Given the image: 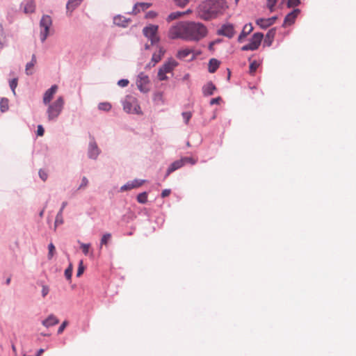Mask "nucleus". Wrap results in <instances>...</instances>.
<instances>
[{
    "instance_id": "obj_1",
    "label": "nucleus",
    "mask_w": 356,
    "mask_h": 356,
    "mask_svg": "<svg viewBox=\"0 0 356 356\" xmlns=\"http://www.w3.org/2000/svg\"><path fill=\"white\" fill-rule=\"evenodd\" d=\"M207 34V27L200 22H183L170 28L169 37L172 39L182 38L189 41H198Z\"/></svg>"
},
{
    "instance_id": "obj_2",
    "label": "nucleus",
    "mask_w": 356,
    "mask_h": 356,
    "mask_svg": "<svg viewBox=\"0 0 356 356\" xmlns=\"http://www.w3.org/2000/svg\"><path fill=\"white\" fill-rule=\"evenodd\" d=\"M225 0H205L197 7V17L204 20H210L217 17L227 8Z\"/></svg>"
},
{
    "instance_id": "obj_3",
    "label": "nucleus",
    "mask_w": 356,
    "mask_h": 356,
    "mask_svg": "<svg viewBox=\"0 0 356 356\" xmlns=\"http://www.w3.org/2000/svg\"><path fill=\"white\" fill-rule=\"evenodd\" d=\"M65 104L64 98L59 96L57 99L47 104V108L46 114L49 122H56L63 111Z\"/></svg>"
},
{
    "instance_id": "obj_4",
    "label": "nucleus",
    "mask_w": 356,
    "mask_h": 356,
    "mask_svg": "<svg viewBox=\"0 0 356 356\" xmlns=\"http://www.w3.org/2000/svg\"><path fill=\"white\" fill-rule=\"evenodd\" d=\"M124 111L127 113L141 114L140 107L137 99L132 95H127L122 101Z\"/></svg>"
},
{
    "instance_id": "obj_5",
    "label": "nucleus",
    "mask_w": 356,
    "mask_h": 356,
    "mask_svg": "<svg viewBox=\"0 0 356 356\" xmlns=\"http://www.w3.org/2000/svg\"><path fill=\"white\" fill-rule=\"evenodd\" d=\"M178 65V63L173 58H169L165 61L162 66L160 67L158 71V78L160 81H165L168 79L166 73H170L173 71L175 67Z\"/></svg>"
},
{
    "instance_id": "obj_6",
    "label": "nucleus",
    "mask_w": 356,
    "mask_h": 356,
    "mask_svg": "<svg viewBox=\"0 0 356 356\" xmlns=\"http://www.w3.org/2000/svg\"><path fill=\"white\" fill-rule=\"evenodd\" d=\"M52 24V20L50 16L43 15L40 22L41 28L40 38L42 42H44L49 35V29Z\"/></svg>"
},
{
    "instance_id": "obj_7",
    "label": "nucleus",
    "mask_w": 356,
    "mask_h": 356,
    "mask_svg": "<svg viewBox=\"0 0 356 356\" xmlns=\"http://www.w3.org/2000/svg\"><path fill=\"white\" fill-rule=\"evenodd\" d=\"M158 29L157 25L150 24L143 29V35L150 40L152 45L157 44L160 40L159 37L157 35Z\"/></svg>"
},
{
    "instance_id": "obj_8",
    "label": "nucleus",
    "mask_w": 356,
    "mask_h": 356,
    "mask_svg": "<svg viewBox=\"0 0 356 356\" xmlns=\"http://www.w3.org/2000/svg\"><path fill=\"white\" fill-rule=\"evenodd\" d=\"M264 34L261 33H255L253 34L250 40V42L241 47V50L246 51H254L257 50L261 44Z\"/></svg>"
},
{
    "instance_id": "obj_9",
    "label": "nucleus",
    "mask_w": 356,
    "mask_h": 356,
    "mask_svg": "<svg viewBox=\"0 0 356 356\" xmlns=\"http://www.w3.org/2000/svg\"><path fill=\"white\" fill-rule=\"evenodd\" d=\"M102 151L97 145L94 137H91L88 147V157L90 159L97 160Z\"/></svg>"
},
{
    "instance_id": "obj_10",
    "label": "nucleus",
    "mask_w": 356,
    "mask_h": 356,
    "mask_svg": "<svg viewBox=\"0 0 356 356\" xmlns=\"http://www.w3.org/2000/svg\"><path fill=\"white\" fill-rule=\"evenodd\" d=\"M149 83V76L145 74L144 72H140L137 76L136 79V85L138 90L145 93L149 91V88L147 87V85Z\"/></svg>"
},
{
    "instance_id": "obj_11",
    "label": "nucleus",
    "mask_w": 356,
    "mask_h": 356,
    "mask_svg": "<svg viewBox=\"0 0 356 356\" xmlns=\"http://www.w3.org/2000/svg\"><path fill=\"white\" fill-rule=\"evenodd\" d=\"M277 17L273 16L269 18H259L256 20V23L261 29H266L273 25L277 20Z\"/></svg>"
},
{
    "instance_id": "obj_12",
    "label": "nucleus",
    "mask_w": 356,
    "mask_h": 356,
    "mask_svg": "<svg viewBox=\"0 0 356 356\" xmlns=\"http://www.w3.org/2000/svg\"><path fill=\"white\" fill-rule=\"evenodd\" d=\"M58 90L56 85H53L48 90L45 91L43 95L42 102L44 105H47L49 103H51V101L53 99L54 95Z\"/></svg>"
},
{
    "instance_id": "obj_13",
    "label": "nucleus",
    "mask_w": 356,
    "mask_h": 356,
    "mask_svg": "<svg viewBox=\"0 0 356 356\" xmlns=\"http://www.w3.org/2000/svg\"><path fill=\"white\" fill-rule=\"evenodd\" d=\"M234 28L232 24H227L221 26L218 30V34L232 38L234 35Z\"/></svg>"
},
{
    "instance_id": "obj_14",
    "label": "nucleus",
    "mask_w": 356,
    "mask_h": 356,
    "mask_svg": "<svg viewBox=\"0 0 356 356\" xmlns=\"http://www.w3.org/2000/svg\"><path fill=\"white\" fill-rule=\"evenodd\" d=\"M300 13V10L298 8H295L293 10L288 13L284 19V23L282 24L283 27H285L286 24H292L294 23L296 18L298 15Z\"/></svg>"
},
{
    "instance_id": "obj_15",
    "label": "nucleus",
    "mask_w": 356,
    "mask_h": 356,
    "mask_svg": "<svg viewBox=\"0 0 356 356\" xmlns=\"http://www.w3.org/2000/svg\"><path fill=\"white\" fill-rule=\"evenodd\" d=\"M21 8L25 13H33L35 10V3L33 0H24L21 3Z\"/></svg>"
},
{
    "instance_id": "obj_16",
    "label": "nucleus",
    "mask_w": 356,
    "mask_h": 356,
    "mask_svg": "<svg viewBox=\"0 0 356 356\" xmlns=\"http://www.w3.org/2000/svg\"><path fill=\"white\" fill-rule=\"evenodd\" d=\"M67 205V202H62L61 207L56 216L55 222H54V229H56L58 225L63 224L64 220H63V212Z\"/></svg>"
},
{
    "instance_id": "obj_17",
    "label": "nucleus",
    "mask_w": 356,
    "mask_h": 356,
    "mask_svg": "<svg viewBox=\"0 0 356 356\" xmlns=\"http://www.w3.org/2000/svg\"><path fill=\"white\" fill-rule=\"evenodd\" d=\"M182 166H184L183 161L181 159L175 161L173 163H172L170 166L168 167L165 178L168 177L172 172H175V170L181 168Z\"/></svg>"
},
{
    "instance_id": "obj_18",
    "label": "nucleus",
    "mask_w": 356,
    "mask_h": 356,
    "mask_svg": "<svg viewBox=\"0 0 356 356\" xmlns=\"http://www.w3.org/2000/svg\"><path fill=\"white\" fill-rule=\"evenodd\" d=\"M59 323L58 318L54 314H50L47 318L42 321V324L47 328L57 325Z\"/></svg>"
},
{
    "instance_id": "obj_19",
    "label": "nucleus",
    "mask_w": 356,
    "mask_h": 356,
    "mask_svg": "<svg viewBox=\"0 0 356 356\" xmlns=\"http://www.w3.org/2000/svg\"><path fill=\"white\" fill-rule=\"evenodd\" d=\"M253 30V26L251 23L246 24L238 38V42H243L244 39L249 35Z\"/></svg>"
},
{
    "instance_id": "obj_20",
    "label": "nucleus",
    "mask_w": 356,
    "mask_h": 356,
    "mask_svg": "<svg viewBox=\"0 0 356 356\" xmlns=\"http://www.w3.org/2000/svg\"><path fill=\"white\" fill-rule=\"evenodd\" d=\"M216 90V87L211 81L208 82L202 87V92L204 96L212 95Z\"/></svg>"
},
{
    "instance_id": "obj_21",
    "label": "nucleus",
    "mask_w": 356,
    "mask_h": 356,
    "mask_svg": "<svg viewBox=\"0 0 356 356\" xmlns=\"http://www.w3.org/2000/svg\"><path fill=\"white\" fill-rule=\"evenodd\" d=\"M149 3H136L133 8L132 13L137 14L141 10L145 11L151 6Z\"/></svg>"
},
{
    "instance_id": "obj_22",
    "label": "nucleus",
    "mask_w": 356,
    "mask_h": 356,
    "mask_svg": "<svg viewBox=\"0 0 356 356\" xmlns=\"http://www.w3.org/2000/svg\"><path fill=\"white\" fill-rule=\"evenodd\" d=\"M220 62L216 58H211L209 62L208 70L210 73H214L219 67Z\"/></svg>"
},
{
    "instance_id": "obj_23",
    "label": "nucleus",
    "mask_w": 356,
    "mask_h": 356,
    "mask_svg": "<svg viewBox=\"0 0 356 356\" xmlns=\"http://www.w3.org/2000/svg\"><path fill=\"white\" fill-rule=\"evenodd\" d=\"M113 22L119 26L126 27L128 25L129 20L121 15H118L113 18Z\"/></svg>"
},
{
    "instance_id": "obj_24",
    "label": "nucleus",
    "mask_w": 356,
    "mask_h": 356,
    "mask_svg": "<svg viewBox=\"0 0 356 356\" xmlns=\"http://www.w3.org/2000/svg\"><path fill=\"white\" fill-rule=\"evenodd\" d=\"M82 1L83 0H69L66 5L67 11L72 12Z\"/></svg>"
},
{
    "instance_id": "obj_25",
    "label": "nucleus",
    "mask_w": 356,
    "mask_h": 356,
    "mask_svg": "<svg viewBox=\"0 0 356 356\" xmlns=\"http://www.w3.org/2000/svg\"><path fill=\"white\" fill-rule=\"evenodd\" d=\"M192 52V51L189 49H181L179 50L178 52H177V57L179 58V59H184L185 58H186Z\"/></svg>"
},
{
    "instance_id": "obj_26",
    "label": "nucleus",
    "mask_w": 356,
    "mask_h": 356,
    "mask_svg": "<svg viewBox=\"0 0 356 356\" xmlns=\"http://www.w3.org/2000/svg\"><path fill=\"white\" fill-rule=\"evenodd\" d=\"M184 15H185V13H182V12H180V11H177V12L171 13L168 16L167 21L168 22L172 21L174 19H178L179 17H180L181 16H182Z\"/></svg>"
},
{
    "instance_id": "obj_27",
    "label": "nucleus",
    "mask_w": 356,
    "mask_h": 356,
    "mask_svg": "<svg viewBox=\"0 0 356 356\" xmlns=\"http://www.w3.org/2000/svg\"><path fill=\"white\" fill-rule=\"evenodd\" d=\"M0 109L3 113L8 110V99L7 98L3 97L1 99Z\"/></svg>"
},
{
    "instance_id": "obj_28",
    "label": "nucleus",
    "mask_w": 356,
    "mask_h": 356,
    "mask_svg": "<svg viewBox=\"0 0 356 356\" xmlns=\"http://www.w3.org/2000/svg\"><path fill=\"white\" fill-rule=\"evenodd\" d=\"M137 201L140 204H145L147 202V193L143 192L137 195Z\"/></svg>"
},
{
    "instance_id": "obj_29",
    "label": "nucleus",
    "mask_w": 356,
    "mask_h": 356,
    "mask_svg": "<svg viewBox=\"0 0 356 356\" xmlns=\"http://www.w3.org/2000/svg\"><path fill=\"white\" fill-rule=\"evenodd\" d=\"M111 107V104L108 102H101L98 104V108L104 111H109Z\"/></svg>"
},
{
    "instance_id": "obj_30",
    "label": "nucleus",
    "mask_w": 356,
    "mask_h": 356,
    "mask_svg": "<svg viewBox=\"0 0 356 356\" xmlns=\"http://www.w3.org/2000/svg\"><path fill=\"white\" fill-rule=\"evenodd\" d=\"M5 33L3 25L0 24V49H3L4 46Z\"/></svg>"
},
{
    "instance_id": "obj_31",
    "label": "nucleus",
    "mask_w": 356,
    "mask_h": 356,
    "mask_svg": "<svg viewBox=\"0 0 356 356\" xmlns=\"http://www.w3.org/2000/svg\"><path fill=\"white\" fill-rule=\"evenodd\" d=\"M153 99L157 104H160V103L163 104V93L161 92H155L154 95Z\"/></svg>"
},
{
    "instance_id": "obj_32",
    "label": "nucleus",
    "mask_w": 356,
    "mask_h": 356,
    "mask_svg": "<svg viewBox=\"0 0 356 356\" xmlns=\"http://www.w3.org/2000/svg\"><path fill=\"white\" fill-rule=\"evenodd\" d=\"M48 250H49V252L47 254L48 259H51L53 256L54 255L55 250H56L55 246L52 243H50L48 245Z\"/></svg>"
},
{
    "instance_id": "obj_33",
    "label": "nucleus",
    "mask_w": 356,
    "mask_h": 356,
    "mask_svg": "<svg viewBox=\"0 0 356 356\" xmlns=\"http://www.w3.org/2000/svg\"><path fill=\"white\" fill-rule=\"evenodd\" d=\"M134 188V186L132 183H131V181H128L125 184H124L123 186H122L120 188V192H124V191H129V190H131Z\"/></svg>"
},
{
    "instance_id": "obj_34",
    "label": "nucleus",
    "mask_w": 356,
    "mask_h": 356,
    "mask_svg": "<svg viewBox=\"0 0 356 356\" xmlns=\"http://www.w3.org/2000/svg\"><path fill=\"white\" fill-rule=\"evenodd\" d=\"M111 234H109V233L104 234L101 238V242H100L101 247L103 245H106L108 241L111 239Z\"/></svg>"
},
{
    "instance_id": "obj_35",
    "label": "nucleus",
    "mask_w": 356,
    "mask_h": 356,
    "mask_svg": "<svg viewBox=\"0 0 356 356\" xmlns=\"http://www.w3.org/2000/svg\"><path fill=\"white\" fill-rule=\"evenodd\" d=\"M9 86L13 93L15 95V88L17 86V79L14 78L9 81Z\"/></svg>"
},
{
    "instance_id": "obj_36",
    "label": "nucleus",
    "mask_w": 356,
    "mask_h": 356,
    "mask_svg": "<svg viewBox=\"0 0 356 356\" xmlns=\"http://www.w3.org/2000/svg\"><path fill=\"white\" fill-rule=\"evenodd\" d=\"M88 185V179L86 177H83L81 179V183L78 187L77 190L85 189Z\"/></svg>"
},
{
    "instance_id": "obj_37",
    "label": "nucleus",
    "mask_w": 356,
    "mask_h": 356,
    "mask_svg": "<svg viewBox=\"0 0 356 356\" xmlns=\"http://www.w3.org/2000/svg\"><path fill=\"white\" fill-rule=\"evenodd\" d=\"M72 275V266L70 264L69 267L65 270V276L67 280H70Z\"/></svg>"
},
{
    "instance_id": "obj_38",
    "label": "nucleus",
    "mask_w": 356,
    "mask_h": 356,
    "mask_svg": "<svg viewBox=\"0 0 356 356\" xmlns=\"http://www.w3.org/2000/svg\"><path fill=\"white\" fill-rule=\"evenodd\" d=\"M181 160L183 161L184 165L188 163H191V165H195L197 162L195 159H193L192 157L188 156L182 157Z\"/></svg>"
},
{
    "instance_id": "obj_39",
    "label": "nucleus",
    "mask_w": 356,
    "mask_h": 356,
    "mask_svg": "<svg viewBox=\"0 0 356 356\" xmlns=\"http://www.w3.org/2000/svg\"><path fill=\"white\" fill-rule=\"evenodd\" d=\"M259 65V64L256 60L252 61L250 65V73H254Z\"/></svg>"
},
{
    "instance_id": "obj_40",
    "label": "nucleus",
    "mask_w": 356,
    "mask_h": 356,
    "mask_svg": "<svg viewBox=\"0 0 356 356\" xmlns=\"http://www.w3.org/2000/svg\"><path fill=\"white\" fill-rule=\"evenodd\" d=\"M277 0H267V7L269 9L270 12L274 11V7L277 3Z\"/></svg>"
},
{
    "instance_id": "obj_41",
    "label": "nucleus",
    "mask_w": 356,
    "mask_h": 356,
    "mask_svg": "<svg viewBox=\"0 0 356 356\" xmlns=\"http://www.w3.org/2000/svg\"><path fill=\"white\" fill-rule=\"evenodd\" d=\"M130 181L134 184V188H136L142 186L145 181L144 179H135Z\"/></svg>"
},
{
    "instance_id": "obj_42",
    "label": "nucleus",
    "mask_w": 356,
    "mask_h": 356,
    "mask_svg": "<svg viewBox=\"0 0 356 356\" xmlns=\"http://www.w3.org/2000/svg\"><path fill=\"white\" fill-rule=\"evenodd\" d=\"M300 4V0H288L287 7L292 8L298 6Z\"/></svg>"
},
{
    "instance_id": "obj_43",
    "label": "nucleus",
    "mask_w": 356,
    "mask_h": 356,
    "mask_svg": "<svg viewBox=\"0 0 356 356\" xmlns=\"http://www.w3.org/2000/svg\"><path fill=\"white\" fill-rule=\"evenodd\" d=\"M161 60L159 55H157V53L155 52L153 54L152 57L151 63H152V66H154L157 63H159Z\"/></svg>"
},
{
    "instance_id": "obj_44",
    "label": "nucleus",
    "mask_w": 356,
    "mask_h": 356,
    "mask_svg": "<svg viewBox=\"0 0 356 356\" xmlns=\"http://www.w3.org/2000/svg\"><path fill=\"white\" fill-rule=\"evenodd\" d=\"M90 247V243H81V248L82 250L83 253L85 255H87L88 254Z\"/></svg>"
},
{
    "instance_id": "obj_45",
    "label": "nucleus",
    "mask_w": 356,
    "mask_h": 356,
    "mask_svg": "<svg viewBox=\"0 0 356 356\" xmlns=\"http://www.w3.org/2000/svg\"><path fill=\"white\" fill-rule=\"evenodd\" d=\"M181 115H182V117H183L185 124H187L188 123L190 119L191 118V116H192L191 113L183 112Z\"/></svg>"
},
{
    "instance_id": "obj_46",
    "label": "nucleus",
    "mask_w": 356,
    "mask_h": 356,
    "mask_svg": "<svg viewBox=\"0 0 356 356\" xmlns=\"http://www.w3.org/2000/svg\"><path fill=\"white\" fill-rule=\"evenodd\" d=\"M34 65H33L32 63H30L29 62L26 63V68H25V72L27 75H31L33 74V71L31 69L33 67Z\"/></svg>"
},
{
    "instance_id": "obj_47",
    "label": "nucleus",
    "mask_w": 356,
    "mask_h": 356,
    "mask_svg": "<svg viewBox=\"0 0 356 356\" xmlns=\"http://www.w3.org/2000/svg\"><path fill=\"white\" fill-rule=\"evenodd\" d=\"M129 83V81L128 79H122L118 81V85L120 87L124 88L128 86Z\"/></svg>"
},
{
    "instance_id": "obj_48",
    "label": "nucleus",
    "mask_w": 356,
    "mask_h": 356,
    "mask_svg": "<svg viewBox=\"0 0 356 356\" xmlns=\"http://www.w3.org/2000/svg\"><path fill=\"white\" fill-rule=\"evenodd\" d=\"M175 4L179 7H184L189 0H173Z\"/></svg>"
},
{
    "instance_id": "obj_49",
    "label": "nucleus",
    "mask_w": 356,
    "mask_h": 356,
    "mask_svg": "<svg viewBox=\"0 0 356 356\" xmlns=\"http://www.w3.org/2000/svg\"><path fill=\"white\" fill-rule=\"evenodd\" d=\"M68 325V322L67 321H65L62 323V324L60 325V327L58 329V334H61L64 330L65 329L66 326Z\"/></svg>"
},
{
    "instance_id": "obj_50",
    "label": "nucleus",
    "mask_w": 356,
    "mask_h": 356,
    "mask_svg": "<svg viewBox=\"0 0 356 356\" xmlns=\"http://www.w3.org/2000/svg\"><path fill=\"white\" fill-rule=\"evenodd\" d=\"M276 33V29L273 28L268 31V32L266 34V38L269 39H273Z\"/></svg>"
},
{
    "instance_id": "obj_51",
    "label": "nucleus",
    "mask_w": 356,
    "mask_h": 356,
    "mask_svg": "<svg viewBox=\"0 0 356 356\" xmlns=\"http://www.w3.org/2000/svg\"><path fill=\"white\" fill-rule=\"evenodd\" d=\"M83 271H84V267L83 266V261H81L79 263V265L78 270H77L76 276L77 277L81 276L83 274Z\"/></svg>"
},
{
    "instance_id": "obj_52",
    "label": "nucleus",
    "mask_w": 356,
    "mask_h": 356,
    "mask_svg": "<svg viewBox=\"0 0 356 356\" xmlns=\"http://www.w3.org/2000/svg\"><path fill=\"white\" fill-rule=\"evenodd\" d=\"M44 129L42 125H41V124L38 125V127H37V135L38 136H42L44 135Z\"/></svg>"
},
{
    "instance_id": "obj_53",
    "label": "nucleus",
    "mask_w": 356,
    "mask_h": 356,
    "mask_svg": "<svg viewBox=\"0 0 356 356\" xmlns=\"http://www.w3.org/2000/svg\"><path fill=\"white\" fill-rule=\"evenodd\" d=\"M49 292V289L47 286L46 285H42V296L43 298H44Z\"/></svg>"
},
{
    "instance_id": "obj_54",
    "label": "nucleus",
    "mask_w": 356,
    "mask_h": 356,
    "mask_svg": "<svg viewBox=\"0 0 356 356\" xmlns=\"http://www.w3.org/2000/svg\"><path fill=\"white\" fill-rule=\"evenodd\" d=\"M221 100V98L220 97H216V98H213L211 99L210 101V104L211 105H213V104H219V102H220Z\"/></svg>"
},
{
    "instance_id": "obj_55",
    "label": "nucleus",
    "mask_w": 356,
    "mask_h": 356,
    "mask_svg": "<svg viewBox=\"0 0 356 356\" xmlns=\"http://www.w3.org/2000/svg\"><path fill=\"white\" fill-rule=\"evenodd\" d=\"M170 192H171L170 189L163 190L161 193V197H165L168 196L170 194Z\"/></svg>"
},
{
    "instance_id": "obj_56",
    "label": "nucleus",
    "mask_w": 356,
    "mask_h": 356,
    "mask_svg": "<svg viewBox=\"0 0 356 356\" xmlns=\"http://www.w3.org/2000/svg\"><path fill=\"white\" fill-rule=\"evenodd\" d=\"M165 52V50L163 47H159V51L156 53H157V55H159L161 58L162 56L164 55Z\"/></svg>"
},
{
    "instance_id": "obj_57",
    "label": "nucleus",
    "mask_w": 356,
    "mask_h": 356,
    "mask_svg": "<svg viewBox=\"0 0 356 356\" xmlns=\"http://www.w3.org/2000/svg\"><path fill=\"white\" fill-rule=\"evenodd\" d=\"M39 175L43 181H45L47 178V175L42 172L41 170L39 171Z\"/></svg>"
},
{
    "instance_id": "obj_58",
    "label": "nucleus",
    "mask_w": 356,
    "mask_h": 356,
    "mask_svg": "<svg viewBox=\"0 0 356 356\" xmlns=\"http://www.w3.org/2000/svg\"><path fill=\"white\" fill-rule=\"evenodd\" d=\"M37 60H36V56L35 54H33L32 56H31V60L29 62L30 63H32L33 65H35V64L36 63Z\"/></svg>"
},
{
    "instance_id": "obj_59",
    "label": "nucleus",
    "mask_w": 356,
    "mask_h": 356,
    "mask_svg": "<svg viewBox=\"0 0 356 356\" xmlns=\"http://www.w3.org/2000/svg\"><path fill=\"white\" fill-rule=\"evenodd\" d=\"M44 349L40 348L38 350L36 356H40L44 353Z\"/></svg>"
},
{
    "instance_id": "obj_60",
    "label": "nucleus",
    "mask_w": 356,
    "mask_h": 356,
    "mask_svg": "<svg viewBox=\"0 0 356 356\" xmlns=\"http://www.w3.org/2000/svg\"><path fill=\"white\" fill-rule=\"evenodd\" d=\"M151 46H152L151 44H146L145 45V49H146V50L149 49Z\"/></svg>"
},
{
    "instance_id": "obj_61",
    "label": "nucleus",
    "mask_w": 356,
    "mask_h": 356,
    "mask_svg": "<svg viewBox=\"0 0 356 356\" xmlns=\"http://www.w3.org/2000/svg\"><path fill=\"white\" fill-rule=\"evenodd\" d=\"M10 281H11V279L10 277L7 278L6 280V284L7 285L10 284Z\"/></svg>"
},
{
    "instance_id": "obj_62",
    "label": "nucleus",
    "mask_w": 356,
    "mask_h": 356,
    "mask_svg": "<svg viewBox=\"0 0 356 356\" xmlns=\"http://www.w3.org/2000/svg\"><path fill=\"white\" fill-rule=\"evenodd\" d=\"M43 214H44V209H43V210H42V211L40 212V213H39L40 217H42V216H43Z\"/></svg>"
},
{
    "instance_id": "obj_63",
    "label": "nucleus",
    "mask_w": 356,
    "mask_h": 356,
    "mask_svg": "<svg viewBox=\"0 0 356 356\" xmlns=\"http://www.w3.org/2000/svg\"><path fill=\"white\" fill-rule=\"evenodd\" d=\"M185 14H188V13H191V9H188L186 12H184Z\"/></svg>"
},
{
    "instance_id": "obj_64",
    "label": "nucleus",
    "mask_w": 356,
    "mask_h": 356,
    "mask_svg": "<svg viewBox=\"0 0 356 356\" xmlns=\"http://www.w3.org/2000/svg\"><path fill=\"white\" fill-rule=\"evenodd\" d=\"M151 66V63L147 65L146 67H149Z\"/></svg>"
}]
</instances>
